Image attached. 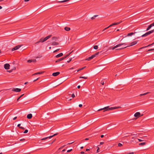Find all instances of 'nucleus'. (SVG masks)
<instances>
[{
    "instance_id": "13d9d810",
    "label": "nucleus",
    "mask_w": 154,
    "mask_h": 154,
    "mask_svg": "<svg viewBox=\"0 0 154 154\" xmlns=\"http://www.w3.org/2000/svg\"><path fill=\"white\" fill-rule=\"evenodd\" d=\"M86 67V66H84L82 68V69L83 70Z\"/></svg>"
},
{
    "instance_id": "c03bdc74",
    "label": "nucleus",
    "mask_w": 154,
    "mask_h": 154,
    "mask_svg": "<svg viewBox=\"0 0 154 154\" xmlns=\"http://www.w3.org/2000/svg\"><path fill=\"white\" fill-rule=\"evenodd\" d=\"M104 143L103 142H100V145H102Z\"/></svg>"
},
{
    "instance_id": "f704fd0d",
    "label": "nucleus",
    "mask_w": 154,
    "mask_h": 154,
    "mask_svg": "<svg viewBox=\"0 0 154 154\" xmlns=\"http://www.w3.org/2000/svg\"><path fill=\"white\" fill-rule=\"evenodd\" d=\"M28 130L27 129H26L25 130V131L23 132V133H26L28 132Z\"/></svg>"
},
{
    "instance_id": "a211bd4d",
    "label": "nucleus",
    "mask_w": 154,
    "mask_h": 154,
    "mask_svg": "<svg viewBox=\"0 0 154 154\" xmlns=\"http://www.w3.org/2000/svg\"><path fill=\"white\" fill-rule=\"evenodd\" d=\"M64 29L66 31H68L70 30V28L68 27H65L64 28Z\"/></svg>"
},
{
    "instance_id": "e2e57ef3",
    "label": "nucleus",
    "mask_w": 154,
    "mask_h": 154,
    "mask_svg": "<svg viewBox=\"0 0 154 154\" xmlns=\"http://www.w3.org/2000/svg\"><path fill=\"white\" fill-rule=\"evenodd\" d=\"M89 140V138H86L85 139V140Z\"/></svg>"
},
{
    "instance_id": "72a5a7b5",
    "label": "nucleus",
    "mask_w": 154,
    "mask_h": 154,
    "mask_svg": "<svg viewBox=\"0 0 154 154\" xmlns=\"http://www.w3.org/2000/svg\"><path fill=\"white\" fill-rule=\"evenodd\" d=\"M122 146V145L121 143H119L118 144V146L119 147Z\"/></svg>"
},
{
    "instance_id": "79ce46f5",
    "label": "nucleus",
    "mask_w": 154,
    "mask_h": 154,
    "mask_svg": "<svg viewBox=\"0 0 154 154\" xmlns=\"http://www.w3.org/2000/svg\"><path fill=\"white\" fill-rule=\"evenodd\" d=\"M72 58H71L69 60V61H67V62L68 63H69L72 60Z\"/></svg>"
},
{
    "instance_id": "a19ab883",
    "label": "nucleus",
    "mask_w": 154,
    "mask_h": 154,
    "mask_svg": "<svg viewBox=\"0 0 154 154\" xmlns=\"http://www.w3.org/2000/svg\"><path fill=\"white\" fill-rule=\"evenodd\" d=\"M19 128H20L21 129H23V130H24L25 129L24 128H23V127H19Z\"/></svg>"
},
{
    "instance_id": "69168bd1",
    "label": "nucleus",
    "mask_w": 154,
    "mask_h": 154,
    "mask_svg": "<svg viewBox=\"0 0 154 154\" xmlns=\"http://www.w3.org/2000/svg\"><path fill=\"white\" fill-rule=\"evenodd\" d=\"M29 0H24V1L25 2H28L29 1Z\"/></svg>"
},
{
    "instance_id": "7c9ffc66",
    "label": "nucleus",
    "mask_w": 154,
    "mask_h": 154,
    "mask_svg": "<svg viewBox=\"0 0 154 154\" xmlns=\"http://www.w3.org/2000/svg\"><path fill=\"white\" fill-rule=\"evenodd\" d=\"M117 47H117V45H116V46H114V47H112V48H110V49H112V50H114V49H115L116 48H117Z\"/></svg>"
},
{
    "instance_id": "c756f323",
    "label": "nucleus",
    "mask_w": 154,
    "mask_h": 154,
    "mask_svg": "<svg viewBox=\"0 0 154 154\" xmlns=\"http://www.w3.org/2000/svg\"><path fill=\"white\" fill-rule=\"evenodd\" d=\"M93 48L94 49L97 50L98 49V47L97 45H95L94 46Z\"/></svg>"
},
{
    "instance_id": "603ef678",
    "label": "nucleus",
    "mask_w": 154,
    "mask_h": 154,
    "mask_svg": "<svg viewBox=\"0 0 154 154\" xmlns=\"http://www.w3.org/2000/svg\"><path fill=\"white\" fill-rule=\"evenodd\" d=\"M20 124H18L17 125V127H19H19H20Z\"/></svg>"
},
{
    "instance_id": "7ed1b4c3",
    "label": "nucleus",
    "mask_w": 154,
    "mask_h": 154,
    "mask_svg": "<svg viewBox=\"0 0 154 154\" xmlns=\"http://www.w3.org/2000/svg\"><path fill=\"white\" fill-rule=\"evenodd\" d=\"M102 51L98 52L94 54L91 55V57H90L88 58H86L85 60H86L90 61L91 59L96 57L97 55L99 53H102Z\"/></svg>"
},
{
    "instance_id": "20e7f679",
    "label": "nucleus",
    "mask_w": 154,
    "mask_h": 154,
    "mask_svg": "<svg viewBox=\"0 0 154 154\" xmlns=\"http://www.w3.org/2000/svg\"><path fill=\"white\" fill-rule=\"evenodd\" d=\"M138 41H135L134 42H132L131 43L130 45L129 46H127L125 47H124L120 48H117L116 49V50H121L123 49H124L125 48L128 47H130L131 46H132L133 45H134L135 44H136L137 43Z\"/></svg>"
},
{
    "instance_id": "cd10ccee",
    "label": "nucleus",
    "mask_w": 154,
    "mask_h": 154,
    "mask_svg": "<svg viewBox=\"0 0 154 154\" xmlns=\"http://www.w3.org/2000/svg\"><path fill=\"white\" fill-rule=\"evenodd\" d=\"M24 95V94L21 95H20L17 99V101H18L19 100V99L20 98H21L22 97H23V95Z\"/></svg>"
},
{
    "instance_id": "aec40b11",
    "label": "nucleus",
    "mask_w": 154,
    "mask_h": 154,
    "mask_svg": "<svg viewBox=\"0 0 154 154\" xmlns=\"http://www.w3.org/2000/svg\"><path fill=\"white\" fill-rule=\"evenodd\" d=\"M72 52H70L69 54H67L65 56L63 57H62L63 58V60L67 57Z\"/></svg>"
},
{
    "instance_id": "b1692460",
    "label": "nucleus",
    "mask_w": 154,
    "mask_h": 154,
    "mask_svg": "<svg viewBox=\"0 0 154 154\" xmlns=\"http://www.w3.org/2000/svg\"><path fill=\"white\" fill-rule=\"evenodd\" d=\"M125 43H120V44H119L117 45V47H120V46H121L122 45H123L124 44H125Z\"/></svg>"
},
{
    "instance_id": "8fccbe9b",
    "label": "nucleus",
    "mask_w": 154,
    "mask_h": 154,
    "mask_svg": "<svg viewBox=\"0 0 154 154\" xmlns=\"http://www.w3.org/2000/svg\"><path fill=\"white\" fill-rule=\"evenodd\" d=\"M12 70H10L7 71L8 72H12Z\"/></svg>"
},
{
    "instance_id": "4be33fe9",
    "label": "nucleus",
    "mask_w": 154,
    "mask_h": 154,
    "mask_svg": "<svg viewBox=\"0 0 154 154\" xmlns=\"http://www.w3.org/2000/svg\"><path fill=\"white\" fill-rule=\"evenodd\" d=\"M149 35V33H148V32H147L145 34H144L143 35H141V36L142 37L146 36L147 35Z\"/></svg>"
},
{
    "instance_id": "4d7b16f0",
    "label": "nucleus",
    "mask_w": 154,
    "mask_h": 154,
    "mask_svg": "<svg viewBox=\"0 0 154 154\" xmlns=\"http://www.w3.org/2000/svg\"><path fill=\"white\" fill-rule=\"evenodd\" d=\"M80 153L82 154H84L85 153V152H84L82 151Z\"/></svg>"
},
{
    "instance_id": "473e14b6",
    "label": "nucleus",
    "mask_w": 154,
    "mask_h": 154,
    "mask_svg": "<svg viewBox=\"0 0 154 154\" xmlns=\"http://www.w3.org/2000/svg\"><path fill=\"white\" fill-rule=\"evenodd\" d=\"M80 78H83L84 79H87L88 78L87 77H83V76H80L79 77Z\"/></svg>"
},
{
    "instance_id": "f257e3e1",
    "label": "nucleus",
    "mask_w": 154,
    "mask_h": 154,
    "mask_svg": "<svg viewBox=\"0 0 154 154\" xmlns=\"http://www.w3.org/2000/svg\"><path fill=\"white\" fill-rule=\"evenodd\" d=\"M121 106H118V107H111L109 108V106H106L104 107L103 108L100 109L98 110V111H99L103 109H104L105 110L103 111H106L109 110H113L114 109H117L119 108H121Z\"/></svg>"
},
{
    "instance_id": "6ab92c4d",
    "label": "nucleus",
    "mask_w": 154,
    "mask_h": 154,
    "mask_svg": "<svg viewBox=\"0 0 154 154\" xmlns=\"http://www.w3.org/2000/svg\"><path fill=\"white\" fill-rule=\"evenodd\" d=\"M59 45V43L57 42H53L52 43L51 45Z\"/></svg>"
},
{
    "instance_id": "58836bf2",
    "label": "nucleus",
    "mask_w": 154,
    "mask_h": 154,
    "mask_svg": "<svg viewBox=\"0 0 154 154\" xmlns=\"http://www.w3.org/2000/svg\"><path fill=\"white\" fill-rule=\"evenodd\" d=\"M72 98H74L75 97V95L74 94H72Z\"/></svg>"
},
{
    "instance_id": "6e6552de",
    "label": "nucleus",
    "mask_w": 154,
    "mask_h": 154,
    "mask_svg": "<svg viewBox=\"0 0 154 154\" xmlns=\"http://www.w3.org/2000/svg\"><path fill=\"white\" fill-rule=\"evenodd\" d=\"M10 65L8 63H6L4 64V67L6 69L8 70L10 69Z\"/></svg>"
},
{
    "instance_id": "9b49d317",
    "label": "nucleus",
    "mask_w": 154,
    "mask_h": 154,
    "mask_svg": "<svg viewBox=\"0 0 154 154\" xmlns=\"http://www.w3.org/2000/svg\"><path fill=\"white\" fill-rule=\"evenodd\" d=\"M153 26H154V22L148 26L146 29V31L149 30Z\"/></svg>"
},
{
    "instance_id": "412c9836",
    "label": "nucleus",
    "mask_w": 154,
    "mask_h": 154,
    "mask_svg": "<svg viewBox=\"0 0 154 154\" xmlns=\"http://www.w3.org/2000/svg\"><path fill=\"white\" fill-rule=\"evenodd\" d=\"M63 60V58L62 57L61 58H60L58 59V60H57L55 62H56V63L58 62H60Z\"/></svg>"
},
{
    "instance_id": "5701e85b",
    "label": "nucleus",
    "mask_w": 154,
    "mask_h": 154,
    "mask_svg": "<svg viewBox=\"0 0 154 154\" xmlns=\"http://www.w3.org/2000/svg\"><path fill=\"white\" fill-rule=\"evenodd\" d=\"M135 33H136L135 32H131V33H128L127 35V36H131V35H134Z\"/></svg>"
},
{
    "instance_id": "0eeeda50",
    "label": "nucleus",
    "mask_w": 154,
    "mask_h": 154,
    "mask_svg": "<svg viewBox=\"0 0 154 154\" xmlns=\"http://www.w3.org/2000/svg\"><path fill=\"white\" fill-rule=\"evenodd\" d=\"M21 46V45H18L16 46L15 47L13 48H12V49H11V51H14L17 50L19 48H20Z\"/></svg>"
},
{
    "instance_id": "052dcab7",
    "label": "nucleus",
    "mask_w": 154,
    "mask_h": 154,
    "mask_svg": "<svg viewBox=\"0 0 154 154\" xmlns=\"http://www.w3.org/2000/svg\"><path fill=\"white\" fill-rule=\"evenodd\" d=\"M148 32L149 33V34H150L151 33V32L150 31H148Z\"/></svg>"
},
{
    "instance_id": "c9c22d12",
    "label": "nucleus",
    "mask_w": 154,
    "mask_h": 154,
    "mask_svg": "<svg viewBox=\"0 0 154 154\" xmlns=\"http://www.w3.org/2000/svg\"><path fill=\"white\" fill-rule=\"evenodd\" d=\"M59 50H60V49H58L54 51V53H55L57 51H58Z\"/></svg>"
},
{
    "instance_id": "6e6d98bb",
    "label": "nucleus",
    "mask_w": 154,
    "mask_h": 154,
    "mask_svg": "<svg viewBox=\"0 0 154 154\" xmlns=\"http://www.w3.org/2000/svg\"><path fill=\"white\" fill-rule=\"evenodd\" d=\"M80 87H81V86H80V85H78V86H77V88H79H79H80Z\"/></svg>"
},
{
    "instance_id": "3c124183",
    "label": "nucleus",
    "mask_w": 154,
    "mask_h": 154,
    "mask_svg": "<svg viewBox=\"0 0 154 154\" xmlns=\"http://www.w3.org/2000/svg\"><path fill=\"white\" fill-rule=\"evenodd\" d=\"M17 117H14V118H13V119L14 120H15L16 119H17Z\"/></svg>"
},
{
    "instance_id": "f8f14e48",
    "label": "nucleus",
    "mask_w": 154,
    "mask_h": 154,
    "mask_svg": "<svg viewBox=\"0 0 154 154\" xmlns=\"http://www.w3.org/2000/svg\"><path fill=\"white\" fill-rule=\"evenodd\" d=\"M60 74V72H57L53 73L52 75L54 76H56L59 75Z\"/></svg>"
},
{
    "instance_id": "2eb2a0df",
    "label": "nucleus",
    "mask_w": 154,
    "mask_h": 154,
    "mask_svg": "<svg viewBox=\"0 0 154 154\" xmlns=\"http://www.w3.org/2000/svg\"><path fill=\"white\" fill-rule=\"evenodd\" d=\"M32 117V115L31 114H28L27 116V118L29 119H31Z\"/></svg>"
},
{
    "instance_id": "e433bc0d",
    "label": "nucleus",
    "mask_w": 154,
    "mask_h": 154,
    "mask_svg": "<svg viewBox=\"0 0 154 154\" xmlns=\"http://www.w3.org/2000/svg\"><path fill=\"white\" fill-rule=\"evenodd\" d=\"M72 150V149H70L68 150L67 151V152H70Z\"/></svg>"
},
{
    "instance_id": "de8ad7c7",
    "label": "nucleus",
    "mask_w": 154,
    "mask_h": 154,
    "mask_svg": "<svg viewBox=\"0 0 154 154\" xmlns=\"http://www.w3.org/2000/svg\"><path fill=\"white\" fill-rule=\"evenodd\" d=\"M82 106V105L81 104H80L79 105V106L80 107H81Z\"/></svg>"
},
{
    "instance_id": "5fc2aeb1",
    "label": "nucleus",
    "mask_w": 154,
    "mask_h": 154,
    "mask_svg": "<svg viewBox=\"0 0 154 154\" xmlns=\"http://www.w3.org/2000/svg\"><path fill=\"white\" fill-rule=\"evenodd\" d=\"M25 140V139H20V141H23V140Z\"/></svg>"
},
{
    "instance_id": "bb28decb",
    "label": "nucleus",
    "mask_w": 154,
    "mask_h": 154,
    "mask_svg": "<svg viewBox=\"0 0 154 154\" xmlns=\"http://www.w3.org/2000/svg\"><path fill=\"white\" fill-rule=\"evenodd\" d=\"M149 93V92H146V93H145L143 94H140V96H143V95H146V94H148Z\"/></svg>"
},
{
    "instance_id": "bf43d9fd",
    "label": "nucleus",
    "mask_w": 154,
    "mask_h": 154,
    "mask_svg": "<svg viewBox=\"0 0 154 154\" xmlns=\"http://www.w3.org/2000/svg\"><path fill=\"white\" fill-rule=\"evenodd\" d=\"M90 149H86V151H89Z\"/></svg>"
},
{
    "instance_id": "423d86ee",
    "label": "nucleus",
    "mask_w": 154,
    "mask_h": 154,
    "mask_svg": "<svg viewBox=\"0 0 154 154\" xmlns=\"http://www.w3.org/2000/svg\"><path fill=\"white\" fill-rule=\"evenodd\" d=\"M58 134V133H56L55 134H54L53 135H51V136L49 137H45V138H42L41 139V140H45L48 138H52V137H53L54 136H56L57 135V134Z\"/></svg>"
},
{
    "instance_id": "a878e982",
    "label": "nucleus",
    "mask_w": 154,
    "mask_h": 154,
    "mask_svg": "<svg viewBox=\"0 0 154 154\" xmlns=\"http://www.w3.org/2000/svg\"><path fill=\"white\" fill-rule=\"evenodd\" d=\"M146 142H143L139 143V145H146Z\"/></svg>"
},
{
    "instance_id": "4468645a",
    "label": "nucleus",
    "mask_w": 154,
    "mask_h": 154,
    "mask_svg": "<svg viewBox=\"0 0 154 154\" xmlns=\"http://www.w3.org/2000/svg\"><path fill=\"white\" fill-rule=\"evenodd\" d=\"M154 44V42L152 43V44H149V45H148L147 46L141 47V48H140L139 50H140V49H142L146 48V47H147L149 46H151L152 45H153Z\"/></svg>"
},
{
    "instance_id": "a18cd8bd",
    "label": "nucleus",
    "mask_w": 154,
    "mask_h": 154,
    "mask_svg": "<svg viewBox=\"0 0 154 154\" xmlns=\"http://www.w3.org/2000/svg\"><path fill=\"white\" fill-rule=\"evenodd\" d=\"M138 140L139 142H141V141H143V140H142L140 139H138Z\"/></svg>"
},
{
    "instance_id": "680f3d73",
    "label": "nucleus",
    "mask_w": 154,
    "mask_h": 154,
    "mask_svg": "<svg viewBox=\"0 0 154 154\" xmlns=\"http://www.w3.org/2000/svg\"><path fill=\"white\" fill-rule=\"evenodd\" d=\"M66 150L65 149H63L62 151V152H64Z\"/></svg>"
},
{
    "instance_id": "37998d69",
    "label": "nucleus",
    "mask_w": 154,
    "mask_h": 154,
    "mask_svg": "<svg viewBox=\"0 0 154 154\" xmlns=\"http://www.w3.org/2000/svg\"><path fill=\"white\" fill-rule=\"evenodd\" d=\"M150 31L151 32V33H153L154 32V29Z\"/></svg>"
},
{
    "instance_id": "774afa93",
    "label": "nucleus",
    "mask_w": 154,
    "mask_h": 154,
    "mask_svg": "<svg viewBox=\"0 0 154 154\" xmlns=\"http://www.w3.org/2000/svg\"><path fill=\"white\" fill-rule=\"evenodd\" d=\"M73 143V142L71 143H68L67 144L69 145V144H70L72 143Z\"/></svg>"
},
{
    "instance_id": "49530a36",
    "label": "nucleus",
    "mask_w": 154,
    "mask_h": 154,
    "mask_svg": "<svg viewBox=\"0 0 154 154\" xmlns=\"http://www.w3.org/2000/svg\"><path fill=\"white\" fill-rule=\"evenodd\" d=\"M39 78H37L36 79L34 80L33 81V82H35V81H37V80H38L39 79Z\"/></svg>"
},
{
    "instance_id": "0e129e2a",
    "label": "nucleus",
    "mask_w": 154,
    "mask_h": 154,
    "mask_svg": "<svg viewBox=\"0 0 154 154\" xmlns=\"http://www.w3.org/2000/svg\"><path fill=\"white\" fill-rule=\"evenodd\" d=\"M74 69V68L72 67L70 68L69 69L70 70H71V69Z\"/></svg>"
},
{
    "instance_id": "4c0bfd02",
    "label": "nucleus",
    "mask_w": 154,
    "mask_h": 154,
    "mask_svg": "<svg viewBox=\"0 0 154 154\" xmlns=\"http://www.w3.org/2000/svg\"><path fill=\"white\" fill-rule=\"evenodd\" d=\"M153 50H154V48L151 49H149V50H148V51H153Z\"/></svg>"
},
{
    "instance_id": "1a4fd4ad",
    "label": "nucleus",
    "mask_w": 154,
    "mask_h": 154,
    "mask_svg": "<svg viewBox=\"0 0 154 154\" xmlns=\"http://www.w3.org/2000/svg\"><path fill=\"white\" fill-rule=\"evenodd\" d=\"M12 91L16 92H20L21 91V89L18 88H14L12 89Z\"/></svg>"
},
{
    "instance_id": "ddd939ff",
    "label": "nucleus",
    "mask_w": 154,
    "mask_h": 154,
    "mask_svg": "<svg viewBox=\"0 0 154 154\" xmlns=\"http://www.w3.org/2000/svg\"><path fill=\"white\" fill-rule=\"evenodd\" d=\"M36 60L35 59L29 60H27V62L28 63H31V62H36Z\"/></svg>"
},
{
    "instance_id": "393cba45",
    "label": "nucleus",
    "mask_w": 154,
    "mask_h": 154,
    "mask_svg": "<svg viewBox=\"0 0 154 154\" xmlns=\"http://www.w3.org/2000/svg\"><path fill=\"white\" fill-rule=\"evenodd\" d=\"M57 39V38L56 37H53L52 38V39L53 41H56V40Z\"/></svg>"
},
{
    "instance_id": "338daca9",
    "label": "nucleus",
    "mask_w": 154,
    "mask_h": 154,
    "mask_svg": "<svg viewBox=\"0 0 154 154\" xmlns=\"http://www.w3.org/2000/svg\"><path fill=\"white\" fill-rule=\"evenodd\" d=\"M28 83V82H25L24 83V84H25V85H26V84H27Z\"/></svg>"
},
{
    "instance_id": "09e8293b",
    "label": "nucleus",
    "mask_w": 154,
    "mask_h": 154,
    "mask_svg": "<svg viewBox=\"0 0 154 154\" xmlns=\"http://www.w3.org/2000/svg\"><path fill=\"white\" fill-rule=\"evenodd\" d=\"M66 145H64L63 146H61L60 148V149H62L63 148V147H64V146H65Z\"/></svg>"
},
{
    "instance_id": "2f4dec72",
    "label": "nucleus",
    "mask_w": 154,
    "mask_h": 154,
    "mask_svg": "<svg viewBox=\"0 0 154 154\" xmlns=\"http://www.w3.org/2000/svg\"><path fill=\"white\" fill-rule=\"evenodd\" d=\"M101 83L102 85H103L104 84V82L103 80H102L101 82Z\"/></svg>"
},
{
    "instance_id": "39448f33",
    "label": "nucleus",
    "mask_w": 154,
    "mask_h": 154,
    "mask_svg": "<svg viewBox=\"0 0 154 154\" xmlns=\"http://www.w3.org/2000/svg\"><path fill=\"white\" fill-rule=\"evenodd\" d=\"M122 21H121V22H117V23H112V24H111L109 26H108V27H106V28H105L103 30V31H104L106 29H107V28H108L111 27V26H114V25H118V24H119Z\"/></svg>"
},
{
    "instance_id": "9d476101",
    "label": "nucleus",
    "mask_w": 154,
    "mask_h": 154,
    "mask_svg": "<svg viewBox=\"0 0 154 154\" xmlns=\"http://www.w3.org/2000/svg\"><path fill=\"white\" fill-rule=\"evenodd\" d=\"M140 112H136L134 115V116L135 117H137V118H139V117H140V116H140ZM143 115H142L141 116H142Z\"/></svg>"
},
{
    "instance_id": "ea45409f",
    "label": "nucleus",
    "mask_w": 154,
    "mask_h": 154,
    "mask_svg": "<svg viewBox=\"0 0 154 154\" xmlns=\"http://www.w3.org/2000/svg\"><path fill=\"white\" fill-rule=\"evenodd\" d=\"M82 70V68H80V69H78L77 70V72H79L80 71H81V70Z\"/></svg>"
},
{
    "instance_id": "dca6fc26",
    "label": "nucleus",
    "mask_w": 154,
    "mask_h": 154,
    "mask_svg": "<svg viewBox=\"0 0 154 154\" xmlns=\"http://www.w3.org/2000/svg\"><path fill=\"white\" fill-rule=\"evenodd\" d=\"M63 55V54L62 53H61L56 55L55 57L57 58H58L62 56Z\"/></svg>"
},
{
    "instance_id": "864d4df0",
    "label": "nucleus",
    "mask_w": 154,
    "mask_h": 154,
    "mask_svg": "<svg viewBox=\"0 0 154 154\" xmlns=\"http://www.w3.org/2000/svg\"><path fill=\"white\" fill-rule=\"evenodd\" d=\"M104 136L103 135H101L100 136V137L101 138H103L104 137Z\"/></svg>"
},
{
    "instance_id": "f3484780",
    "label": "nucleus",
    "mask_w": 154,
    "mask_h": 154,
    "mask_svg": "<svg viewBox=\"0 0 154 154\" xmlns=\"http://www.w3.org/2000/svg\"><path fill=\"white\" fill-rule=\"evenodd\" d=\"M44 72H38L36 73H34V74H33L32 75H35L38 74H40L43 73Z\"/></svg>"
},
{
    "instance_id": "f03ea898",
    "label": "nucleus",
    "mask_w": 154,
    "mask_h": 154,
    "mask_svg": "<svg viewBox=\"0 0 154 154\" xmlns=\"http://www.w3.org/2000/svg\"><path fill=\"white\" fill-rule=\"evenodd\" d=\"M51 36V35H49L45 37V38H42L40 39L35 44L38 43L40 42H43L46 41L47 39L50 38Z\"/></svg>"
},
{
    "instance_id": "c85d7f7f",
    "label": "nucleus",
    "mask_w": 154,
    "mask_h": 154,
    "mask_svg": "<svg viewBox=\"0 0 154 154\" xmlns=\"http://www.w3.org/2000/svg\"><path fill=\"white\" fill-rule=\"evenodd\" d=\"M98 16V15H95L93 17H92L91 18V19L92 20H93L95 18V17H97Z\"/></svg>"
}]
</instances>
